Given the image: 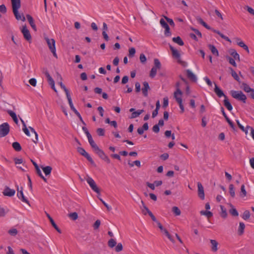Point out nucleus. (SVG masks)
<instances>
[{
	"label": "nucleus",
	"mask_w": 254,
	"mask_h": 254,
	"mask_svg": "<svg viewBox=\"0 0 254 254\" xmlns=\"http://www.w3.org/2000/svg\"><path fill=\"white\" fill-rule=\"evenodd\" d=\"M232 208L229 210L230 213L233 216L237 217L239 215L238 212L236 208L231 205Z\"/></svg>",
	"instance_id": "37998d69"
},
{
	"label": "nucleus",
	"mask_w": 254,
	"mask_h": 254,
	"mask_svg": "<svg viewBox=\"0 0 254 254\" xmlns=\"http://www.w3.org/2000/svg\"><path fill=\"white\" fill-rule=\"evenodd\" d=\"M237 43L238 46L243 48L244 50H245L248 53H250L249 48L247 45H246L244 42L240 40V38H236Z\"/></svg>",
	"instance_id": "a211bd4d"
},
{
	"label": "nucleus",
	"mask_w": 254,
	"mask_h": 254,
	"mask_svg": "<svg viewBox=\"0 0 254 254\" xmlns=\"http://www.w3.org/2000/svg\"><path fill=\"white\" fill-rule=\"evenodd\" d=\"M59 83L61 88L63 89L64 90V91L65 92L67 100L68 99L71 98V96H70L69 92L68 90L66 88L65 86L63 83V82L62 81L60 82Z\"/></svg>",
	"instance_id": "5701e85b"
},
{
	"label": "nucleus",
	"mask_w": 254,
	"mask_h": 254,
	"mask_svg": "<svg viewBox=\"0 0 254 254\" xmlns=\"http://www.w3.org/2000/svg\"><path fill=\"white\" fill-rule=\"evenodd\" d=\"M42 168L46 176H48L51 174L52 170V168L51 166H47L46 167H42Z\"/></svg>",
	"instance_id": "a878e982"
},
{
	"label": "nucleus",
	"mask_w": 254,
	"mask_h": 254,
	"mask_svg": "<svg viewBox=\"0 0 254 254\" xmlns=\"http://www.w3.org/2000/svg\"><path fill=\"white\" fill-rule=\"evenodd\" d=\"M116 239H110L108 241V245L110 248H114L117 244V242L115 241Z\"/></svg>",
	"instance_id": "8fccbe9b"
},
{
	"label": "nucleus",
	"mask_w": 254,
	"mask_h": 254,
	"mask_svg": "<svg viewBox=\"0 0 254 254\" xmlns=\"http://www.w3.org/2000/svg\"><path fill=\"white\" fill-rule=\"evenodd\" d=\"M8 210H5L4 208L0 207V217H4Z\"/></svg>",
	"instance_id": "864d4df0"
},
{
	"label": "nucleus",
	"mask_w": 254,
	"mask_h": 254,
	"mask_svg": "<svg viewBox=\"0 0 254 254\" xmlns=\"http://www.w3.org/2000/svg\"><path fill=\"white\" fill-rule=\"evenodd\" d=\"M172 40L174 42L178 44L180 46H183L184 45L183 41L180 36L173 38Z\"/></svg>",
	"instance_id": "bb28decb"
},
{
	"label": "nucleus",
	"mask_w": 254,
	"mask_h": 254,
	"mask_svg": "<svg viewBox=\"0 0 254 254\" xmlns=\"http://www.w3.org/2000/svg\"><path fill=\"white\" fill-rule=\"evenodd\" d=\"M224 105L229 111H231L232 110V106L230 102H229L227 97H226V99L225 98L224 100Z\"/></svg>",
	"instance_id": "393cba45"
},
{
	"label": "nucleus",
	"mask_w": 254,
	"mask_h": 254,
	"mask_svg": "<svg viewBox=\"0 0 254 254\" xmlns=\"http://www.w3.org/2000/svg\"><path fill=\"white\" fill-rule=\"evenodd\" d=\"M67 100L71 110L75 114V115L78 117V118H80L81 116L80 115V113L77 111V110L74 108L72 102L71 98L68 99Z\"/></svg>",
	"instance_id": "6ab92c4d"
},
{
	"label": "nucleus",
	"mask_w": 254,
	"mask_h": 254,
	"mask_svg": "<svg viewBox=\"0 0 254 254\" xmlns=\"http://www.w3.org/2000/svg\"><path fill=\"white\" fill-rule=\"evenodd\" d=\"M174 94L176 101L179 105V107L181 109V113H184L185 109L182 103V99L181 97L183 94L182 91L179 88H178L176 91L174 92Z\"/></svg>",
	"instance_id": "f03ea898"
},
{
	"label": "nucleus",
	"mask_w": 254,
	"mask_h": 254,
	"mask_svg": "<svg viewBox=\"0 0 254 254\" xmlns=\"http://www.w3.org/2000/svg\"><path fill=\"white\" fill-rule=\"evenodd\" d=\"M101 224V221L100 220H97L94 223L93 227L94 230H96L99 228Z\"/></svg>",
	"instance_id": "4d7b16f0"
},
{
	"label": "nucleus",
	"mask_w": 254,
	"mask_h": 254,
	"mask_svg": "<svg viewBox=\"0 0 254 254\" xmlns=\"http://www.w3.org/2000/svg\"><path fill=\"white\" fill-rule=\"evenodd\" d=\"M221 212L220 213L221 216L223 218H226L227 216V212L226 208L223 205H220Z\"/></svg>",
	"instance_id": "e433bc0d"
},
{
	"label": "nucleus",
	"mask_w": 254,
	"mask_h": 254,
	"mask_svg": "<svg viewBox=\"0 0 254 254\" xmlns=\"http://www.w3.org/2000/svg\"><path fill=\"white\" fill-rule=\"evenodd\" d=\"M226 59L229 61V63L235 67L237 66V64L235 61V59L227 56L226 57Z\"/></svg>",
	"instance_id": "a18cd8bd"
},
{
	"label": "nucleus",
	"mask_w": 254,
	"mask_h": 254,
	"mask_svg": "<svg viewBox=\"0 0 254 254\" xmlns=\"http://www.w3.org/2000/svg\"><path fill=\"white\" fill-rule=\"evenodd\" d=\"M232 77L238 82H240V78L239 77L236 72L232 68L229 67Z\"/></svg>",
	"instance_id": "c9c22d12"
},
{
	"label": "nucleus",
	"mask_w": 254,
	"mask_h": 254,
	"mask_svg": "<svg viewBox=\"0 0 254 254\" xmlns=\"http://www.w3.org/2000/svg\"><path fill=\"white\" fill-rule=\"evenodd\" d=\"M247 195V191L245 190V187L244 185H242L241 187V192L240 195L242 197L246 196Z\"/></svg>",
	"instance_id": "79ce46f5"
},
{
	"label": "nucleus",
	"mask_w": 254,
	"mask_h": 254,
	"mask_svg": "<svg viewBox=\"0 0 254 254\" xmlns=\"http://www.w3.org/2000/svg\"><path fill=\"white\" fill-rule=\"evenodd\" d=\"M135 92L137 93L139 92L140 91V90H141L140 84L138 82H135Z\"/></svg>",
	"instance_id": "e2e57ef3"
},
{
	"label": "nucleus",
	"mask_w": 254,
	"mask_h": 254,
	"mask_svg": "<svg viewBox=\"0 0 254 254\" xmlns=\"http://www.w3.org/2000/svg\"><path fill=\"white\" fill-rule=\"evenodd\" d=\"M8 233L12 236H15L17 234V230L16 229L13 228L8 231Z\"/></svg>",
	"instance_id": "13d9d810"
},
{
	"label": "nucleus",
	"mask_w": 254,
	"mask_h": 254,
	"mask_svg": "<svg viewBox=\"0 0 254 254\" xmlns=\"http://www.w3.org/2000/svg\"><path fill=\"white\" fill-rule=\"evenodd\" d=\"M230 55L233 57L234 59L236 60H240V56L237 53L236 51L234 49H231L230 51Z\"/></svg>",
	"instance_id": "c756f323"
},
{
	"label": "nucleus",
	"mask_w": 254,
	"mask_h": 254,
	"mask_svg": "<svg viewBox=\"0 0 254 254\" xmlns=\"http://www.w3.org/2000/svg\"><path fill=\"white\" fill-rule=\"evenodd\" d=\"M212 31L215 33L218 34L222 38L225 40L226 41L230 42H231L230 39L228 37L223 34L219 31L213 29H212Z\"/></svg>",
	"instance_id": "c85d7f7f"
},
{
	"label": "nucleus",
	"mask_w": 254,
	"mask_h": 254,
	"mask_svg": "<svg viewBox=\"0 0 254 254\" xmlns=\"http://www.w3.org/2000/svg\"><path fill=\"white\" fill-rule=\"evenodd\" d=\"M169 102L168 97H166L163 98V104L162 107L164 108H166L168 106Z\"/></svg>",
	"instance_id": "052dcab7"
},
{
	"label": "nucleus",
	"mask_w": 254,
	"mask_h": 254,
	"mask_svg": "<svg viewBox=\"0 0 254 254\" xmlns=\"http://www.w3.org/2000/svg\"><path fill=\"white\" fill-rule=\"evenodd\" d=\"M143 87L141 89L142 94L144 97H147L148 96V90H150V86L147 81L143 82Z\"/></svg>",
	"instance_id": "dca6fc26"
},
{
	"label": "nucleus",
	"mask_w": 254,
	"mask_h": 254,
	"mask_svg": "<svg viewBox=\"0 0 254 254\" xmlns=\"http://www.w3.org/2000/svg\"><path fill=\"white\" fill-rule=\"evenodd\" d=\"M152 130L155 133H158L160 131L159 126L157 125H154L152 127Z\"/></svg>",
	"instance_id": "69168bd1"
},
{
	"label": "nucleus",
	"mask_w": 254,
	"mask_h": 254,
	"mask_svg": "<svg viewBox=\"0 0 254 254\" xmlns=\"http://www.w3.org/2000/svg\"><path fill=\"white\" fill-rule=\"evenodd\" d=\"M128 76L127 75L124 76L122 79V83L123 84H126L128 81Z\"/></svg>",
	"instance_id": "338daca9"
},
{
	"label": "nucleus",
	"mask_w": 254,
	"mask_h": 254,
	"mask_svg": "<svg viewBox=\"0 0 254 254\" xmlns=\"http://www.w3.org/2000/svg\"><path fill=\"white\" fill-rule=\"evenodd\" d=\"M12 146L13 148V149L16 151H20L22 149L20 143L18 142H14L12 144Z\"/></svg>",
	"instance_id": "f704fd0d"
},
{
	"label": "nucleus",
	"mask_w": 254,
	"mask_h": 254,
	"mask_svg": "<svg viewBox=\"0 0 254 254\" xmlns=\"http://www.w3.org/2000/svg\"><path fill=\"white\" fill-rule=\"evenodd\" d=\"M13 13L17 20H21L22 21H25V17L22 14L20 15L18 13V9L21 6L20 0H11Z\"/></svg>",
	"instance_id": "f257e3e1"
},
{
	"label": "nucleus",
	"mask_w": 254,
	"mask_h": 254,
	"mask_svg": "<svg viewBox=\"0 0 254 254\" xmlns=\"http://www.w3.org/2000/svg\"><path fill=\"white\" fill-rule=\"evenodd\" d=\"M0 12L2 13H5L6 12V8L5 5L1 4L0 5Z\"/></svg>",
	"instance_id": "774afa93"
},
{
	"label": "nucleus",
	"mask_w": 254,
	"mask_h": 254,
	"mask_svg": "<svg viewBox=\"0 0 254 254\" xmlns=\"http://www.w3.org/2000/svg\"><path fill=\"white\" fill-rule=\"evenodd\" d=\"M210 243L212 246V251L216 252L218 250V248L217 247V245H218V242L214 239H211Z\"/></svg>",
	"instance_id": "72a5a7b5"
},
{
	"label": "nucleus",
	"mask_w": 254,
	"mask_h": 254,
	"mask_svg": "<svg viewBox=\"0 0 254 254\" xmlns=\"http://www.w3.org/2000/svg\"><path fill=\"white\" fill-rule=\"evenodd\" d=\"M160 23L161 26L165 29L164 35L166 37L171 36L172 33L168 24L165 22L164 19L161 18L160 20Z\"/></svg>",
	"instance_id": "1a4fd4ad"
},
{
	"label": "nucleus",
	"mask_w": 254,
	"mask_h": 254,
	"mask_svg": "<svg viewBox=\"0 0 254 254\" xmlns=\"http://www.w3.org/2000/svg\"><path fill=\"white\" fill-rule=\"evenodd\" d=\"M212 31L215 33L218 34L222 38L225 40L226 41L230 42H231L230 39L228 37L223 34L219 31L213 29H212Z\"/></svg>",
	"instance_id": "cd10ccee"
},
{
	"label": "nucleus",
	"mask_w": 254,
	"mask_h": 254,
	"mask_svg": "<svg viewBox=\"0 0 254 254\" xmlns=\"http://www.w3.org/2000/svg\"><path fill=\"white\" fill-rule=\"evenodd\" d=\"M47 217L49 218L52 225L53 226V227L60 233H61V230H60V229L58 227V226L57 225V224H56V223L55 222L54 220H53V219L51 217V216L47 213Z\"/></svg>",
	"instance_id": "4be33fe9"
},
{
	"label": "nucleus",
	"mask_w": 254,
	"mask_h": 254,
	"mask_svg": "<svg viewBox=\"0 0 254 254\" xmlns=\"http://www.w3.org/2000/svg\"><path fill=\"white\" fill-rule=\"evenodd\" d=\"M214 85L215 88L214 89V91L217 95V96L219 98L223 96L224 98L226 99L227 96L225 95L223 91L217 85L216 83H214Z\"/></svg>",
	"instance_id": "4468645a"
},
{
	"label": "nucleus",
	"mask_w": 254,
	"mask_h": 254,
	"mask_svg": "<svg viewBox=\"0 0 254 254\" xmlns=\"http://www.w3.org/2000/svg\"><path fill=\"white\" fill-rule=\"evenodd\" d=\"M17 196L18 198L21 200L22 201L25 202L27 203L29 205H30L29 201L28 200V199L24 196L23 192V188L21 187L20 190H19V187L17 186Z\"/></svg>",
	"instance_id": "9d476101"
},
{
	"label": "nucleus",
	"mask_w": 254,
	"mask_h": 254,
	"mask_svg": "<svg viewBox=\"0 0 254 254\" xmlns=\"http://www.w3.org/2000/svg\"><path fill=\"white\" fill-rule=\"evenodd\" d=\"M200 213L201 215L206 216L208 218L211 217L213 216L212 213L209 211L202 210Z\"/></svg>",
	"instance_id": "09e8293b"
},
{
	"label": "nucleus",
	"mask_w": 254,
	"mask_h": 254,
	"mask_svg": "<svg viewBox=\"0 0 254 254\" xmlns=\"http://www.w3.org/2000/svg\"><path fill=\"white\" fill-rule=\"evenodd\" d=\"M95 153L98 155V156L105 162L108 164L110 163L111 161L108 156L104 153L103 150L101 149L98 147L94 151Z\"/></svg>",
	"instance_id": "0eeeda50"
},
{
	"label": "nucleus",
	"mask_w": 254,
	"mask_h": 254,
	"mask_svg": "<svg viewBox=\"0 0 254 254\" xmlns=\"http://www.w3.org/2000/svg\"><path fill=\"white\" fill-rule=\"evenodd\" d=\"M96 131L99 136H104L105 135V130L103 128H98Z\"/></svg>",
	"instance_id": "6e6d98bb"
},
{
	"label": "nucleus",
	"mask_w": 254,
	"mask_h": 254,
	"mask_svg": "<svg viewBox=\"0 0 254 254\" xmlns=\"http://www.w3.org/2000/svg\"><path fill=\"white\" fill-rule=\"evenodd\" d=\"M163 16L164 17V18L166 20V21L169 23V24L171 26H175V23H174V22L173 21V19L168 17L167 16H164V15H163Z\"/></svg>",
	"instance_id": "5fc2aeb1"
},
{
	"label": "nucleus",
	"mask_w": 254,
	"mask_h": 254,
	"mask_svg": "<svg viewBox=\"0 0 254 254\" xmlns=\"http://www.w3.org/2000/svg\"><path fill=\"white\" fill-rule=\"evenodd\" d=\"M10 130V127L7 123H4L0 125V137L7 135Z\"/></svg>",
	"instance_id": "423d86ee"
},
{
	"label": "nucleus",
	"mask_w": 254,
	"mask_h": 254,
	"mask_svg": "<svg viewBox=\"0 0 254 254\" xmlns=\"http://www.w3.org/2000/svg\"><path fill=\"white\" fill-rule=\"evenodd\" d=\"M86 181L91 189H92V188L94 187V186L96 185L93 179L90 177H88Z\"/></svg>",
	"instance_id": "58836bf2"
},
{
	"label": "nucleus",
	"mask_w": 254,
	"mask_h": 254,
	"mask_svg": "<svg viewBox=\"0 0 254 254\" xmlns=\"http://www.w3.org/2000/svg\"><path fill=\"white\" fill-rule=\"evenodd\" d=\"M245 225L243 222H240L238 233L239 235H242L244 233Z\"/></svg>",
	"instance_id": "ea45409f"
},
{
	"label": "nucleus",
	"mask_w": 254,
	"mask_h": 254,
	"mask_svg": "<svg viewBox=\"0 0 254 254\" xmlns=\"http://www.w3.org/2000/svg\"><path fill=\"white\" fill-rule=\"evenodd\" d=\"M229 192H230L231 196L232 197H234L235 196V189H234V187L233 185L230 184L229 185Z\"/></svg>",
	"instance_id": "c03bdc74"
},
{
	"label": "nucleus",
	"mask_w": 254,
	"mask_h": 254,
	"mask_svg": "<svg viewBox=\"0 0 254 254\" xmlns=\"http://www.w3.org/2000/svg\"><path fill=\"white\" fill-rule=\"evenodd\" d=\"M230 94L233 98L243 102L244 103H246L247 97L241 91L231 90Z\"/></svg>",
	"instance_id": "7ed1b4c3"
},
{
	"label": "nucleus",
	"mask_w": 254,
	"mask_h": 254,
	"mask_svg": "<svg viewBox=\"0 0 254 254\" xmlns=\"http://www.w3.org/2000/svg\"><path fill=\"white\" fill-rule=\"evenodd\" d=\"M7 113L12 118L14 123L17 125L18 123V119L17 118V116H16V114H15V113H14V112H13L11 110H8Z\"/></svg>",
	"instance_id": "b1692460"
},
{
	"label": "nucleus",
	"mask_w": 254,
	"mask_h": 254,
	"mask_svg": "<svg viewBox=\"0 0 254 254\" xmlns=\"http://www.w3.org/2000/svg\"><path fill=\"white\" fill-rule=\"evenodd\" d=\"M29 82L32 86L35 87L36 85L37 80L35 78H32L29 80Z\"/></svg>",
	"instance_id": "0e129e2a"
},
{
	"label": "nucleus",
	"mask_w": 254,
	"mask_h": 254,
	"mask_svg": "<svg viewBox=\"0 0 254 254\" xmlns=\"http://www.w3.org/2000/svg\"><path fill=\"white\" fill-rule=\"evenodd\" d=\"M186 73L188 78L192 82H196L197 81V77L196 75L190 69L186 70Z\"/></svg>",
	"instance_id": "2eb2a0df"
},
{
	"label": "nucleus",
	"mask_w": 254,
	"mask_h": 254,
	"mask_svg": "<svg viewBox=\"0 0 254 254\" xmlns=\"http://www.w3.org/2000/svg\"><path fill=\"white\" fill-rule=\"evenodd\" d=\"M242 85L243 86V90L246 92H248V93H249L251 92H254V89L251 88L247 84H246L245 83H243Z\"/></svg>",
	"instance_id": "2f4dec72"
},
{
	"label": "nucleus",
	"mask_w": 254,
	"mask_h": 254,
	"mask_svg": "<svg viewBox=\"0 0 254 254\" xmlns=\"http://www.w3.org/2000/svg\"><path fill=\"white\" fill-rule=\"evenodd\" d=\"M250 217V212L249 210H245L242 215V218L245 220H248Z\"/></svg>",
	"instance_id": "de8ad7c7"
},
{
	"label": "nucleus",
	"mask_w": 254,
	"mask_h": 254,
	"mask_svg": "<svg viewBox=\"0 0 254 254\" xmlns=\"http://www.w3.org/2000/svg\"><path fill=\"white\" fill-rule=\"evenodd\" d=\"M29 129L30 130L31 132L33 133L34 134V135H35V139H33V141L35 143H37L38 142V135L37 133L36 132V131L35 130L34 128H33L31 127H29Z\"/></svg>",
	"instance_id": "4c0bfd02"
},
{
	"label": "nucleus",
	"mask_w": 254,
	"mask_h": 254,
	"mask_svg": "<svg viewBox=\"0 0 254 254\" xmlns=\"http://www.w3.org/2000/svg\"><path fill=\"white\" fill-rule=\"evenodd\" d=\"M129 53L128 56L129 58H133L135 54V49L134 48L132 47L129 49Z\"/></svg>",
	"instance_id": "49530a36"
},
{
	"label": "nucleus",
	"mask_w": 254,
	"mask_h": 254,
	"mask_svg": "<svg viewBox=\"0 0 254 254\" xmlns=\"http://www.w3.org/2000/svg\"><path fill=\"white\" fill-rule=\"evenodd\" d=\"M2 193L4 196L11 197L15 194V190L13 189H11L7 186H5Z\"/></svg>",
	"instance_id": "f8f14e48"
},
{
	"label": "nucleus",
	"mask_w": 254,
	"mask_h": 254,
	"mask_svg": "<svg viewBox=\"0 0 254 254\" xmlns=\"http://www.w3.org/2000/svg\"><path fill=\"white\" fill-rule=\"evenodd\" d=\"M161 67V64L158 59H154V66L151 68L149 76L151 78H154L157 73V70H160Z\"/></svg>",
	"instance_id": "20e7f679"
},
{
	"label": "nucleus",
	"mask_w": 254,
	"mask_h": 254,
	"mask_svg": "<svg viewBox=\"0 0 254 254\" xmlns=\"http://www.w3.org/2000/svg\"><path fill=\"white\" fill-rule=\"evenodd\" d=\"M172 211L177 216L180 215L181 213V210L177 206L173 207Z\"/></svg>",
	"instance_id": "3c124183"
},
{
	"label": "nucleus",
	"mask_w": 254,
	"mask_h": 254,
	"mask_svg": "<svg viewBox=\"0 0 254 254\" xmlns=\"http://www.w3.org/2000/svg\"><path fill=\"white\" fill-rule=\"evenodd\" d=\"M77 149L78 152L79 154H80L81 155L85 157L92 165L95 166L94 161H93L91 157L90 156V155L87 152H86V151L83 148L78 147H77Z\"/></svg>",
	"instance_id": "6e6552de"
},
{
	"label": "nucleus",
	"mask_w": 254,
	"mask_h": 254,
	"mask_svg": "<svg viewBox=\"0 0 254 254\" xmlns=\"http://www.w3.org/2000/svg\"><path fill=\"white\" fill-rule=\"evenodd\" d=\"M226 120L227 122L228 123V124L229 125V126H230V127L232 128L233 131H237V128L236 127V126H235L234 124L233 123V122L229 118H228L227 120Z\"/></svg>",
	"instance_id": "a19ab883"
},
{
	"label": "nucleus",
	"mask_w": 254,
	"mask_h": 254,
	"mask_svg": "<svg viewBox=\"0 0 254 254\" xmlns=\"http://www.w3.org/2000/svg\"><path fill=\"white\" fill-rule=\"evenodd\" d=\"M26 18L33 29L36 31V26L34 23L33 17L30 15L27 14Z\"/></svg>",
	"instance_id": "412c9836"
},
{
	"label": "nucleus",
	"mask_w": 254,
	"mask_h": 254,
	"mask_svg": "<svg viewBox=\"0 0 254 254\" xmlns=\"http://www.w3.org/2000/svg\"><path fill=\"white\" fill-rule=\"evenodd\" d=\"M197 188H198V195L199 198L203 200L204 199L205 195L204 192L203 187L200 182L197 183Z\"/></svg>",
	"instance_id": "ddd939ff"
},
{
	"label": "nucleus",
	"mask_w": 254,
	"mask_h": 254,
	"mask_svg": "<svg viewBox=\"0 0 254 254\" xmlns=\"http://www.w3.org/2000/svg\"><path fill=\"white\" fill-rule=\"evenodd\" d=\"M157 224L162 233H164L165 234V236L168 238H171V236L170 234H169V232L165 228H164L163 227V226L162 225V224L159 222H157Z\"/></svg>",
	"instance_id": "f3484780"
},
{
	"label": "nucleus",
	"mask_w": 254,
	"mask_h": 254,
	"mask_svg": "<svg viewBox=\"0 0 254 254\" xmlns=\"http://www.w3.org/2000/svg\"><path fill=\"white\" fill-rule=\"evenodd\" d=\"M139 59L140 62L142 64H144L146 61V58L144 54H141L140 55Z\"/></svg>",
	"instance_id": "bf43d9fd"
},
{
	"label": "nucleus",
	"mask_w": 254,
	"mask_h": 254,
	"mask_svg": "<svg viewBox=\"0 0 254 254\" xmlns=\"http://www.w3.org/2000/svg\"><path fill=\"white\" fill-rule=\"evenodd\" d=\"M170 49L172 52V56L174 58L179 59L181 57V55L178 51L175 49L172 46L170 45Z\"/></svg>",
	"instance_id": "aec40b11"
},
{
	"label": "nucleus",
	"mask_w": 254,
	"mask_h": 254,
	"mask_svg": "<svg viewBox=\"0 0 254 254\" xmlns=\"http://www.w3.org/2000/svg\"><path fill=\"white\" fill-rule=\"evenodd\" d=\"M45 39L48 44L50 50L53 53V56L56 58H57L58 57L56 54V50L55 46V40L54 39H49L48 37H45Z\"/></svg>",
	"instance_id": "39448f33"
},
{
	"label": "nucleus",
	"mask_w": 254,
	"mask_h": 254,
	"mask_svg": "<svg viewBox=\"0 0 254 254\" xmlns=\"http://www.w3.org/2000/svg\"><path fill=\"white\" fill-rule=\"evenodd\" d=\"M123 250V245L121 243L118 244L117 246L115 247V251L117 252H121Z\"/></svg>",
	"instance_id": "680f3d73"
},
{
	"label": "nucleus",
	"mask_w": 254,
	"mask_h": 254,
	"mask_svg": "<svg viewBox=\"0 0 254 254\" xmlns=\"http://www.w3.org/2000/svg\"><path fill=\"white\" fill-rule=\"evenodd\" d=\"M208 47L209 49L210 50L211 52L213 55H216V56H219L218 51L214 45L210 44L209 45Z\"/></svg>",
	"instance_id": "7c9ffc66"
},
{
	"label": "nucleus",
	"mask_w": 254,
	"mask_h": 254,
	"mask_svg": "<svg viewBox=\"0 0 254 254\" xmlns=\"http://www.w3.org/2000/svg\"><path fill=\"white\" fill-rule=\"evenodd\" d=\"M143 112H144L143 110H138L136 111H134L133 113H132L130 118V119L135 118L138 117Z\"/></svg>",
	"instance_id": "473e14b6"
},
{
	"label": "nucleus",
	"mask_w": 254,
	"mask_h": 254,
	"mask_svg": "<svg viewBox=\"0 0 254 254\" xmlns=\"http://www.w3.org/2000/svg\"><path fill=\"white\" fill-rule=\"evenodd\" d=\"M68 216L73 220H75L78 218V214L76 212H72L69 213Z\"/></svg>",
	"instance_id": "603ef678"
},
{
	"label": "nucleus",
	"mask_w": 254,
	"mask_h": 254,
	"mask_svg": "<svg viewBox=\"0 0 254 254\" xmlns=\"http://www.w3.org/2000/svg\"><path fill=\"white\" fill-rule=\"evenodd\" d=\"M21 32L22 33L24 38L28 41H30L31 40V36L29 30L27 28L26 25L22 26L21 29Z\"/></svg>",
	"instance_id": "9b49d317"
}]
</instances>
